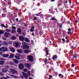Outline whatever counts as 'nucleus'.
<instances>
[{
  "label": "nucleus",
  "instance_id": "20e7f679",
  "mask_svg": "<svg viewBox=\"0 0 79 79\" xmlns=\"http://www.w3.org/2000/svg\"><path fill=\"white\" fill-rule=\"evenodd\" d=\"M19 69H23L24 68V65L22 64H20L19 65Z\"/></svg>",
  "mask_w": 79,
  "mask_h": 79
},
{
  "label": "nucleus",
  "instance_id": "a18cd8bd",
  "mask_svg": "<svg viewBox=\"0 0 79 79\" xmlns=\"http://www.w3.org/2000/svg\"><path fill=\"white\" fill-rule=\"evenodd\" d=\"M1 27H5V25H4L3 24H2L1 25Z\"/></svg>",
  "mask_w": 79,
  "mask_h": 79
},
{
  "label": "nucleus",
  "instance_id": "aec40b11",
  "mask_svg": "<svg viewBox=\"0 0 79 79\" xmlns=\"http://www.w3.org/2000/svg\"><path fill=\"white\" fill-rule=\"evenodd\" d=\"M56 58H57V55H55L53 56L52 59L53 60H55V59H56Z\"/></svg>",
  "mask_w": 79,
  "mask_h": 79
},
{
  "label": "nucleus",
  "instance_id": "680f3d73",
  "mask_svg": "<svg viewBox=\"0 0 79 79\" xmlns=\"http://www.w3.org/2000/svg\"><path fill=\"white\" fill-rule=\"evenodd\" d=\"M67 24H70V22L68 21V23H67Z\"/></svg>",
  "mask_w": 79,
  "mask_h": 79
},
{
  "label": "nucleus",
  "instance_id": "cd10ccee",
  "mask_svg": "<svg viewBox=\"0 0 79 79\" xmlns=\"http://www.w3.org/2000/svg\"><path fill=\"white\" fill-rule=\"evenodd\" d=\"M51 19L52 20H55L56 21H57V19L54 17H52V18Z\"/></svg>",
  "mask_w": 79,
  "mask_h": 79
},
{
  "label": "nucleus",
  "instance_id": "e433bc0d",
  "mask_svg": "<svg viewBox=\"0 0 79 79\" xmlns=\"http://www.w3.org/2000/svg\"><path fill=\"white\" fill-rule=\"evenodd\" d=\"M47 58H46L44 59V63L45 64L47 63Z\"/></svg>",
  "mask_w": 79,
  "mask_h": 79
},
{
  "label": "nucleus",
  "instance_id": "5701e85b",
  "mask_svg": "<svg viewBox=\"0 0 79 79\" xmlns=\"http://www.w3.org/2000/svg\"><path fill=\"white\" fill-rule=\"evenodd\" d=\"M15 45L16 47H18L19 45V43L18 42H16L15 43Z\"/></svg>",
  "mask_w": 79,
  "mask_h": 79
},
{
  "label": "nucleus",
  "instance_id": "6e6552de",
  "mask_svg": "<svg viewBox=\"0 0 79 79\" xmlns=\"http://www.w3.org/2000/svg\"><path fill=\"white\" fill-rule=\"evenodd\" d=\"M25 66H26L28 69L31 68V65H29V64L28 63H25L24 64Z\"/></svg>",
  "mask_w": 79,
  "mask_h": 79
},
{
  "label": "nucleus",
  "instance_id": "c03bdc74",
  "mask_svg": "<svg viewBox=\"0 0 79 79\" xmlns=\"http://www.w3.org/2000/svg\"><path fill=\"white\" fill-rule=\"evenodd\" d=\"M12 29H15L16 30V27L15 26H13L12 27Z\"/></svg>",
  "mask_w": 79,
  "mask_h": 79
},
{
  "label": "nucleus",
  "instance_id": "bf43d9fd",
  "mask_svg": "<svg viewBox=\"0 0 79 79\" xmlns=\"http://www.w3.org/2000/svg\"><path fill=\"white\" fill-rule=\"evenodd\" d=\"M2 54H3L2 52L0 51V55H2Z\"/></svg>",
  "mask_w": 79,
  "mask_h": 79
},
{
  "label": "nucleus",
  "instance_id": "c85d7f7f",
  "mask_svg": "<svg viewBox=\"0 0 79 79\" xmlns=\"http://www.w3.org/2000/svg\"><path fill=\"white\" fill-rule=\"evenodd\" d=\"M2 18L6 17V14L4 13L2 14Z\"/></svg>",
  "mask_w": 79,
  "mask_h": 79
},
{
  "label": "nucleus",
  "instance_id": "f3484780",
  "mask_svg": "<svg viewBox=\"0 0 79 79\" xmlns=\"http://www.w3.org/2000/svg\"><path fill=\"white\" fill-rule=\"evenodd\" d=\"M5 61L3 60H2L0 61V65H2V64H5Z\"/></svg>",
  "mask_w": 79,
  "mask_h": 79
},
{
  "label": "nucleus",
  "instance_id": "6ab92c4d",
  "mask_svg": "<svg viewBox=\"0 0 79 79\" xmlns=\"http://www.w3.org/2000/svg\"><path fill=\"white\" fill-rule=\"evenodd\" d=\"M2 5L3 6V7H5V6H6V3H5V2H2Z\"/></svg>",
  "mask_w": 79,
  "mask_h": 79
},
{
  "label": "nucleus",
  "instance_id": "79ce46f5",
  "mask_svg": "<svg viewBox=\"0 0 79 79\" xmlns=\"http://www.w3.org/2000/svg\"><path fill=\"white\" fill-rule=\"evenodd\" d=\"M37 19V17H34V18L33 20H34V21H35V20H36Z\"/></svg>",
  "mask_w": 79,
  "mask_h": 79
},
{
  "label": "nucleus",
  "instance_id": "5fc2aeb1",
  "mask_svg": "<svg viewBox=\"0 0 79 79\" xmlns=\"http://www.w3.org/2000/svg\"><path fill=\"white\" fill-rule=\"evenodd\" d=\"M6 68H9V67L8 65H6Z\"/></svg>",
  "mask_w": 79,
  "mask_h": 79
},
{
  "label": "nucleus",
  "instance_id": "8fccbe9b",
  "mask_svg": "<svg viewBox=\"0 0 79 79\" xmlns=\"http://www.w3.org/2000/svg\"><path fill=\"white\" fill-rule=\"evenodd\" d=\"M23 71H24V72H27V69H24Z\"/></svg>",
  "mask_w": 79,
  "mask_h": 79
},
{
  "label": "nucleus",
  "instance_id": "f704fd0d",
  "mask_svg": "<svg viewBox=\"0 0 79 79\" xmlns=\"http://www.w3.org/2000/svg\"><path fill=\"white\" fill-rule=\"evenodd\" d=\"M15 33V30H12L11 31V33L12 34H14V33Z\"/></svg>",
  "mask_w": 79,
  "mask_h": 79
},
{
  "label": "nucleus",
  "instance_id": "de8ad7c7",
  "mask_svg": "<svg viewBox=\"0 0 79 79\" xmlns=\"http://www.w3.org/2000/svg\"><path fill=\"white\" fill-rule=\"evenodd\" d=\"M70 48H71L73 49V48H75V47L73 46H71L70 47Z\"/></svg>",
  "mask_w": 79,
  "mask_h": 79
},
{
  "label": "nucleus",
  "instance_id": "4c0bfd02",
  "mask_svg": "<svg viewBox=\"0 0 79 79\" xmlns=\"http://www.w3.org/2000/svg\"><path fill=\"white\" fill-rule=\"evenodd\" d=\"M30 31V32H34V30L33 29H30L29 30Z\"/></svg>",
  "mask_w": 79,
  "mask_h": 79
},
{
  "label": "nucleus",
  "instance_id": "a878e982",
  "mask_svg": "<svg viewBox=\"0 0 79 79\" xmlns=\"http://www.w3.org/2000/svg\"><path fill=\"white\" fill-rule=\"evenodd\" d=\"M62 24H63V23H60V24L59 25V28H61L62 27V26H63Z\"/></svg>",
  "mask_w": 79,
  "mask_h": 79
},
{
  "label": "nucleus",
  "instance_id": "0eeeda50",
  "mask_svg": "<svg viewBox=\"0 0 79 79\" xmlns=\"http://www.w3.org/2000/svg\"><path fill=\"white\" fill-rule=\"evenodd\" d=\"M22 73L23 76H24L25 78H26V79H28V76H27V74L26 73L24 72H23Z\"/></svg>",
  "mask_w": 79,
  "mask_h": 79
},
{
  "label": "nucleus",
  "instance_id": "58836bf2",
  "mask_svg": "<svg viewBox=\"0 0 79 79\" xmlns=\"http://www.w3.org/2000/svg\"><path fill=\"white\" fill-rule=\"evenodd\" d=\"M27 74H28V76H30L31 73H30V72L29 71L28 72Z\"/></svg>",
  "mask_w": 79,
  "mask_h": 79
},
{
  "label": "nucleus",
  "instance_id": "ea45409f",
  "mask_svg": "<svg viewBox=\"0 0 79 79\" xmlns=\"http://www.w3.org/2000/svg\"><path fill=\"white\" fill-rule=\"evenodd\" d=\"M0 79H8V78H7L6 77H3L1 78Z\"/></svg>",
  "mask_w": 79,
  "mask_h": 79
},
{
  "label": "nucleus",
  "instance_id": "a19ab883",
  "mask_svg": "<svg viewBox=\"0 0 79 79\" xmlns=\"http://www.w3.org/2000/svg\"><path fill=\"white\" fill-rule=\"evenodd\" d=\"M62 41H63V42H66V41H65V40L64 39V38H62Z\"/></svg>",
  "mask_w": 79,
  "mask_h": 79
},
{
  "label": "nucleus",
  "instance_id": "864d4df0",
  "mask_svg": "<svg viewBox=\"0 0 79 79\" xmlns=\"http://www.w3.org/2000/svg\"><path fill=\"white\" fill-rule=\"evenodd\" d=\"M72 67H74V64H72L71 65Z\"/></svg>",
  "mask_w": 79,
  "mask_h": 79
},
{
  "label": "nucleus",
  "instance_id": "c9c22d12",
  "mask_svg": "<svg viewBox=\"0 0 79 79\" xmlns=\"http://www.w3.org/2000/svg\"><path fill=\"white\" fill-rule=\"evenodd\" d=\"M7 3L9 5H10L11 4V2L10 1H8L7 2Z\"/></svg>",
  "mask_w": 79,
  "mask_h": 79
},
{
  "label": "nucleus",
  "instance_id": "13d9d810",
  "mask_svg": "<svg viewBox=\"0 0 79 79\" xmlns=\"http://www.w3.org/2000/svg\"><path fill=\"white\" fill-rule=\"evenodd\" d=\"M68 34H70V33H71V31H69L68 32Z\"/></svg>",
  "mask_w": 79,
  "mask_h": 79
},
{
  "label": "nucleus",
  "instance_id": "2eb2a0df",
  "mask_svg": "<svg viewBox=\"0 0 79 79\" xmlns=\"http://www.w3.org/2000/svg\"><path fill=\"white\" fill-rule=\"evenodd\" d=\"M53 9H49V11L50 13H52V14H53V13H54V12L53 11Z\"/></svg>",
  "mask_w": 79,
  "mask_h": 79
},
{
  "label": "nucleus",
  "instance_id": "0e129e2a",
  "mask_svg": "<svg viewBox=\"0 0 79 79\" xmlns=\"http://www.w3.org/2000/svg\"><path fill=\"white\" fill-rule=\"evenodd\" d=\"M5 28H8V27H6L5 26H4V27Z\"/></svg>",
  "mask_w": 79,
  "mask_h": 79
},
{
  "label": "nucleus",
  "instance_id": "4d7b16f0",
  "mask_svg": "<svg viewBox=\"0 0 79 79\" xmlns=\"http://www.w3.org/2000/svg\"><path fill=\"white\" fill-rule=\"evenodd\" d=\"M71 28H69L68 29V31H71Z\"/></svg>",
  "mask_w": 79,
  "mask_h": 79
},
{
  "label": "nucleus",
  "instance_id": "393cba45",
  "mask_svg": "<svg viewBox=\"0 0 79 79\" xmlns=\"http://www.w3.org/2000/svg\"><path fill=\"white\" fill-rule=\"evenodd\" d=\"M15 58H16V59H17V60H20V58H19V57L18 56H15Z\"/></svg>",
  "mask_w": 79,
  "mask_h": 79
},
{
  "label": "nucleus",
  "instance_id": "09e8293b",
  "mask_svg": "<svg viewBox=\"0 0 79 79\" xmlns=\"http://www.w3.org/2000/svg\"><path fill=\"white\" fill-rule=\"evenodd\" d=\"M0 75L1 76H3V73H0Z\"/></svg>",
  "mask_w": 79,
  "mask_h": 79
},
{
  "label": "nucleus",
  "instance_id": "412c9836",
  "mask_svg": "<svg viewBox=\"0 0 79 79\" xmlns=\"http://www.w3.org/2000/svg\"><path fill=\"white\" fill-rule=\"evenodd\" d=\"M24 52L25 53H29V51L28 50H24Z\"/></svg>",
  "mask_w": 79,
  "mask_h": 79
},
{
  "label": "nucleus",
  "instance_id": "2f4dec72",
  "mask_svg": "<svg viewBox=\"0 0 79 79\" xmlns=\"http://www.w3.org/2000/svg\"><path fill=\"white\" fill-rule=\"evenodd\" d=\"M16 39V38L15 36H13L12 37H11V39L12 40H15Z\"/></svg>",
  "mask_w": 79,
  "mask_h": 79
},
{
  "label": "nucleus",
  "instance_id": "7c9ffc66",
  "mask_svg": "<svg viewBox=\"0 0 79 79\" xmlns=\"http://www.w3.org/2000/svg\"><path fill=\"white\" fill-rule=\"evenodd\" d=\"M2 72H3V73H6V72L8 71V70L5 69H2Z\"/></svg>",
  "mask_w": 79,
  "mask_h": 79
},
{
  "label": "nucleus",
  "instance_id": "f8f14e48",
  "mask_svg": "<svg viewBox=\"0 0 79 79\" xmlns=\"http://www.w3.org/2000/svg\"><path fill=\"white\" fill-rule=\"evenodd\" d=\"M2 44L3 45H5V46L7 45L8 44L7 43V42L6 41L2 42Z\"/></svg>",
  "mask_w": 79,
  "mask_h": 79
},
{
  "label": "nucleus",
  "instance_id": "9d476101",
  "mask_svg": "<svg viewBox=\"0 0 79 79\" xmlns=\"http://www.w3.org/2000/svg\"><path fill=\"white\" fill-rule=\"evenodd\" d=\"M17 32H18L19 34H21V28H19L17 29Z\"/></svg>",
  "mask_w": 79,
  "mask_h": 79
},
{
  "label": "nucleus",
  "instance_id": "39448f33",
  "mask_svg": "<svg viewBox=\"0 0 79 79\" xmlns=\"http://www.w3.org/2000/svg\"><path fill=\"white\" fill-rule=\"evenodd\" d=\"M10 35V34L8 32H6L4 34V37H8Z\"/></svg>",
  "mask_w": 79,
  "mask_h": 79
},
{
  "label": "nucleus",
  "instance_id": "3c124183",
  "mask_svg": "<svg viewBox=\"0 0 79 79\" xmlns=\"http://www.w3.org/2000/svg\"><path fill=\"white\" fill-rule=\"evenodd\" d=\"M74 27H72L71 28V30H72V31H73V30H74Z\"/></svg>",
  "mask_w": 79,
  "mask_h": 79
},
{
  "label": "nucleus",
  "instance_id": "dca6fc26",
  "mask_svg": "<svg viewBox=\"0 0 79 79\" xmlns=\"http://www.w3.org/2000/svg\"><path fill=\"white\" fill-rule=\"evenodd\" d=\"M25 41L27 42H30V40H29V39L27 38H26L25 39Z\"/></svg>",
  "mask_w": 79,
  "mask_h": 79
},
{
  "label": "nucleus",
  "instance_id": "7ed1b4c3",
  "mask_svg": "<svg viewBox=\"0 0 79 79\" xmlns=\"http://www.w3.org/2000/svg\"><path fill=\"white\" fill-rule=\"evenodd\" d=\"M27 58L30 61H32L34 60V57L32 56L31 55L28 56Z\"/></svg>",
  "mask_w": 79,
  "mask_h": 79
},
{
  "label": "nucleus",
  "instance_id": "b1692460",
  "mask_svg": "<svg viewBox=\"0 0 79 79\" xmlns=\"http://www.w3.org/2000/svg\"><path fill=\"white\" fill-rule=\"evenodd\" d=\"M10 51H11V52H15V49H14L13 48H10Z\"/></svg>",
  "mask_w": 79,
  "mask_h": 79
},
{
  "label": "nucleus",
  "instance_id": "052dcab7",
  "mask_svg": "<svg viewBox=\"0 0 79 79\" xmlns=\"http://www.w3.org/2000/svg\"><path fill=\"white\" fill-rule=\"evenodd\" d=\"M18 20H19L18 19H16V21L18 22Z\"/></svg>",
  "mask_w": 79,
  "mask_h": 79
},
{
  "label": "nucleus",
  "instance_id": "37998d69",
  "mask_svg": "<svg viewBox=\"0 0 79 79\" xmlns=\"http://www.w3.org/2000/svg\"><path fill=\"white\" fill-rule=\"evenodd\" d=\"M37 23H40V19H37Z\"/></svg>",
  "mask_w": 79,
  "mask_h": 79
},
{
  "label": "nucleus",
  "instance_id": "49530a36",
  "mask_svg": "<svg viewBox=\"0 0 79 79\" xmlns=\"http://www.w3.org/2000/svg\"><path fill=\"white\" fill-rule=\"evenodd\" d=\"M1 60H5V59L3 58H0Z\"/></svg>",
  "mask_w": 79,
  "mask_h": 79
},
{
  "label": "nucleus",
  "instance_id": "f257e3e1",
  "mask_svg": "<svg viewBox=\"0 0 79 79\" xmlns=\"http://www.w3.org/2000/svg\"><path fill=\"white\" fill-rule=\"evenodd\" d=\"M22 46H21V48L23 49L28 50L29 49V46L27 44V43L25 42H23L22 43Z\"/></svg>",
  "mask_w": 79,
  "mask_h": 79
},
{
  "label": "nucleus",
  "instance_id": "9b49d317",
  "mask_svg": "<svg viewBox=\"0 0 79 79\" xmlns=\"http://www.w3.org/2000/svg\"><path fill=\"white\" fill-rule=\"evenodd\" d=\"M45 48L46 51V55H45V56H47V55H48L49 54V53H48V49H47V48Z\"/></svg>",
  "mask_w": 79,
  "mask_h": 79
},
{
  "label": "nucleus",
  "instance_id": "1a4fd4ad",
  "mask_svg": "<svg viewBox=\"0 0 79 79\" xmlns=\"http://www.w3.org/2000/svg\"><path fill=\"white\" fill-rule=\"evenodd\" d=\"M2 56L3 57H4V58H8V57L9 56V54H3L2 55Z\"/></svg>",
  "mask_w": 79,
  "mask_h": 79
},
{
  "label": "nucleus",
  "instance_id": "ddd939ff",
  "mask_svg": "<svg viewBox=\"0 0 79 79\" xmlns=\"http://www.w3.org/2000/svg\"><path fill=\"white\" fill-rule=\"evenodd\" d=\"M14 57V54H11L9 56V58H13Z\"/></svg>",
  "mask_w": 79,
  "mask_h": 79
},
{
  "label": "nucleus",
  "instance_id": "69168bd1",
  "mask_svg": "<svg viewBox=\"0 0 79 79\" xmlns=\"http://www.w3.org/2000/svg\"><path fill=\"white\" fill-rule=\"evenodd\" d=\"M15 10H16V11H18V10H19V9H15Z\"/></svg>",
  "mask_w": 79,
  "mask_h": 79
},
{
  "label": "nucleus",
  "instance_id": "72a5a7b5",
  "mask_svg": "<svg viewBox=\"0 0 79 79\" xmlns=\"http://www.w3.org/2000/svg\"><path fill=\"white\" fill-rule=\"evenodd\" d=\"M6 32H10L11 31V30H10L8 29H7L6 30Z\"/></svg>",
  "mask_w": 79,
  "mask_h": 79
},
{
  "label": "nucleus",
  "instance_id": "603ef678",
  "mask_svg": "<svg viewBox=\"0 0 79 79\" xmlns=\"http://www.w3.org/2000/svg\"><path fill=\"white\" fill-rule=\"evenodd\" d=\"M31 28H32V29H35V27L34 26L31 27Z\"/></svg>",
  "mask_w": 79,
  "mask_h": 79
},
{
  "label": "nucleus",
  "instance_id": "a211bd4d",
  "mask_svg": "<svg viewBox=\"0 0 79 79\" xmlns=\"http://www.w3.org/2000/svg\"><path fill=\"white\" fill-rule=\"evenodd\" d=\"M17 52H18L19 53H21L22 52H23V51H22V50L21 49H18L17 50Z\"/></svg>",
  "mask_w": 79,
  "mask_h": 79
},
{
  "label": "nucleus",
  "instance_id": "f03ea898",
  "mask_svg": "<svg viewBox=\"0 0 79 79\" xmlns=\"http://www.w3.org/2000/svg\"><path fill=\"white\" fill-rule=\"evenodd\" d=\"M8 50V48L5 47H2L0 48V51L2 52H6Z\"/></svg>",
  "mask_w": 79,
  "mask_h": 79
},
{
  "label": "nucleus",
  "instance_id": "338daca9",
  "mask_svg": "<svg viewBox=\"0 0 79 79\" xmlns=\"http://www.w3.org/2000/svg\"><path fill=\"white\" fill-rule=\"evenodd\" d=\"M55 0H50L51 2H54Z\"/></svg>",
  "mask_w": 79,
  "mask_h": 79
},
{
  "label": "nucleus",
  "instance_id": "6e6d98bb",
  "mask_svg": "<svg viewBox=\"0 0 79 79\" xmlns=\"http://www.w3.org/2000/svg\"><path fill=\"white\" fill-rule=\"evenodd\" d=\"M6 10V8H4V9H2V10H3V11H5V10Z\"/></svg>",
  "mask_w": 79,
  "mask_h": 79
},
{
  "label": "nucleus",
  "instance_id": "e2e57ef3",
  "mask_svg": "<svg viewBox=\"0 0 79 79\" xmlns=\"http://www.w3.org/2000/svg\"><path fill=\"white\" fill-rule=\"evenodd\" d=\"M49 77H51V78H52V75H49Z\"/></svg>",
  "mask_w": 79,
  "mask_h": 79
},
{
  "label": "nucleus",
  "instance_id": "4be33fe9",
  "mask_svg": "<svg viewBox=\"0 0 79 79\" xmlns=\"http://www.w3.org/2000/svg\"><path fill=\"white\" fill-rule=\"evenodd\" d=\"M10 76L13 77V78H18V77L17 76L13 75H10Z\"/></svg>",
  "mask_w": 79,
  "mask_h": 79
},
{
  "label": "nucleus",
  "instance_id": "c756f323",
  "mask_svg": "<svg viewBox=\"0 0 79 79\" xmlns=\"http://www.w3.org/2000/svg\"><path fill=\"white\" fill-rule=\"evenodd\" d=\"M58 4L57 5V7L58 8H59V6H61V3H60V2L59 1H58Z\"/></svg>",
  "mask_w": 79,
  "mask_h": 79
},
{
  "label": "nucleus",
  "instance_id": "774afa93",
  "mask_svg": "<svg viewBox=\"0 0 79 79\" xmlns=\"http://www.w3.org/2000/svg\"><path fill=\"white\" fill-rule=\"evenodd\" d=\"M25 26H27V24H25Z\"/></svg>",
  "mask_w": 79,
  "mask_h": 79
},
{
  "label": "nucleus",
  "instance_id": "423d86ee",
  "mask_svg": "<svg viewBox=\"0 0 79 79\" xmlns=\"http://www.w3.org/2000/svg\"><path fill=\"white\" fill-rule=\"evenodd\" d=\"M19 39L20 41H24L25 38L23 36H20L19 37Z\"/></svg>",
  "mask_w": 79,
  "mask_h": 79
},
{
  "label": "nucleus",
  "instance_id": "bb28decb",
  "mask_svg": "<svg viewBox=\"0 0 79 79\" xmlns=\"http://www.w3.org/2000/svg\"><path fill=\"white\" fill-rule=\"evenodd\" d=\"M12 73H17V71H16L15 70L12 69Z\"/></svg>",
  "mask_w": 79,
  "mask_h": 79
},
{
  "label": "nucleus",
  "instance_id": "473e14b6",
  "mask_svg": "<svg viewBox=\"0 0 79 79\" xmlns=\"http://www.w3.org/2000/svg\"><path fill=\"white\" fill-rule=\"evenodd\" d=\"M4 33V31H0V34H3Z\"/></svg>",
  "mask_w": 79,
  "mask_h": 79
},
{
  "label": "nucleus",
  "instance_id": "4468645a",
  "mask_svg": "<svg viewBox=\"0 0 79 79\" xmlns=\"http://www.w3.org/2000/svg\"><path fill=\"white\" fill-rule=\"evenodd\" d=\"M14 62L15 63H16V64H18V60H16V59H14L13 60Z\"/></svg>",
  "mask_w": 79,
  "mask_h": 79
}]
</instances>
